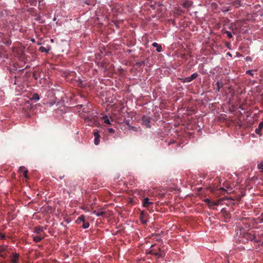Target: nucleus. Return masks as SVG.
Listing matches in <instances>:
<instances>
[{
	"label": "nucleus",
	"mask_w": 263,
	"mask_h": 263,
	"mask_svg": "<svg viewBox=\"0 0 263 263\" xmlns=\"http://www.w3.org/2000/svg\"><path fill=\"white\" fill-rule=\"evenodd\" d=\"M154 239H156V240L158 241H160V238H158L157 235H156V236H155V238H154Z\"/></svg>",
	"instance_id": "nucleus-36"
},
{
	"label": "nucleus",
	"mask_w": 263,
	"mask_h": 263,
	"mask_svg": "<svg viewBox=\"0 0 263 263\" xmlns=\"http://www.w3.org/2000/svg\"><path fill=\"white\" fill-rule=\"evenodd\" d=\"M115 132V129L112 128H108V132L109 133H114Z\"/></svg>",
	"instance_id": "nucleus-31"
},
{
	"label": "nucleus",
	"mask_w": 263,
	"mask_h": 263,
	"mask_svg": "<svg viewBox=\"0 0 263 263\" xmlns=\"http://www.w3.org/2000/svg\"><path fill=\"white\" fill-rule=\"evenodd\" d=\"M246 73L247 74H248L251 76H254V73L253 72V70H247L246 71Z\"/></svg>",
	"instance_id": "nucleus-26"
},
{
	"label": "nucleus",
	"mask_w": 263,
	"mask_h": 263,
	"mask_svg": "<svg viewBox=\"0 0 263 263\" xmlns=\"http://www.w3.org/2000/svg\"><path fill=\"white\" fill-rule=\"evenodd\" d=\"M151 120V118H149L147 116H143L142 118V124L144 125H145L146 126V127H147V128H150L151 127V124H150Z\"/></svg>",
	"instance_id": "nucleus-8"
},
{
	"label": "nucleus",
	"mask_w": 263,
	"mask_h": 263,
	"mask_svg": "<svg viewBox=\"0 0 263 263\" xmlns=\"http://www.w3.org/2000/svg\"><path fill=\"white\" fill-rule=\"evenodd\" d=\"M257 168L259 170H261V172H263V161L257 164Z\"/></svg>",
	"instance_id": "nucleus-20"
},
{
	"label": "nucleus",
	"mask_w": 263,
	"mask_h": 263,
	"mask_svg": "<svg viewBox=\"0 0 263 263\" xmlns=\"http://www.w3.org/2000/svg\"><path fill=\"white\" fill-rule=\"evenodd\" d=\"M54 231H49V232L51 234H53V233L54 232Z\"/></svg>",
	"instance_id": "nucleus-39"
},
{
	"label": "nucleus",
	"mask_w": 263,
	"mask_h": 263,
	"mask_svg": "<svg viewBox=\"0 0 263 263\" xmlns=\"http://www.w3.org/2000/svg\"><path fill=\"white\" fill-rule=\"evenodd\" d=\"M193 5V2L188 0H185L182 3V6L184 8H189L191 7Z\"/></svg>",
	"instance_id": "nucleus-12"
},
{
	"label": "nucleus",
	"mask_w": 263,
	"mask_h": 263,
	"mask_svg": "<svg viewBox=\"0 0 263 263\" xmlns=\"http://www.w3.org/2000/svg\"><path fill=\"white\" fill-rule=\"evenodd\" d=\"M5 234H3L2 233H1L0 232V237L2 239H4L5 238Z\"/></svg>",
	"instance_id": "nucleus-30"
},
{
	"label": "nucleus",
	"mask_w": 263,
	"mask_h": 263,
	"mask_svg": "<svg viewBox=\"0 0 263 263\" xmlns=\"http://www.w3.org/2000/svg\"><path fill=\"white\" fill-rule=\"evenodd\" d=\"M219 201H215L213 202V206H217L219 204Z\"/></svg>",
	"instance_id": "nucleus-27"
},
{
	"label": "nucleus",
	"mask_w": 263,
	"mask_h": 263,
	"mask_svg": "<svg viewBox=\"0 0 263 263\" xmlns=\"http://www.w3.org/2000/svg\"><path fill=\"white\" fill-rule=\"evenodd\" d=\"M212 203L213 202L211 201L210 202L209 204H208V206L211 209H212L213 208Z\"/></svg>",
	"instance_id": "nucleus-33"
},
{
	"label": "nucleus",
	"mask_w": 263,
	"mask_h": 263,
	"mask_svg": "<svg viewBox=\"0 0 263 263\" xmlns=\"http://www.w3.org/2000/svg\"><path fill=\"white\" fill-rule=\"evenodd\" d=\"M229 10V9H226V11H228Z\"/></svg>",
	"instance_id": "nucleus-41"
},
{
	"label": "nucleus",
	"mask_w": 263,
	"mask_h": 263,
	"mask_svg": "<svg viewBox=\"0 0 263 263\" xmlns=\"http://www.w3.org/2000/svg\"><path fill=\"white\" fill-rule=\"evenodd\" d=\"M32 41L33 42H35L34 39L32 40Z\"/></svg>",
	"instance_id": "nucleus-42"
},
{
	"label": "nucleus",
	"mask_w": 263,
	"mask_h": 263,
	"mask_svg": "<svg viewBox=\"0 0 263 263\" xmlns=\"http://www.w3.org/2000/svg\"><path fill=\"white\" fill-rule=\"evenodd\" d=\"M11 249L6 245L0 246V256L4 258L9 257L11 253Z\"/></svg>",
	"instance_id": "nucleus-2"
},
{
	"label": "nucleus",
	"mask_w": 263,
	"mask_h": 263,
	"mask_svg": "<svg viewBox=\"0 0 263 263\" xmlns=\"http://www.w3.org/2000/svg\"><path fill=\"white\" fill-rule=\"evenodd\" d=\"M153 203L152 202H150L149 198L146 197L144 198L143 200V206L145 208H148L149 204H152Z\"/></svg>",
	"instance_id": "nucleus-13"
},
{
	"label": "nucleus",
	"mask_w": 263,
	"mask_h": 263,
	"mask_svg": "<svg viewBox=\"0 0 263 263\" xmlns=\"http://www.w3.org/2000/svg\"><path fill=\"white\" fill-rule=\"evenodd\" d=\"M10 262L11 263H18L19 260V254L16 252H11V255H10Z\"/></svg>",
	"instance_id": "nucleus-6"
},
{
	"label": "nucleus",
	"mask_w": 263,
	"mask_h": 263,
	"mask_svg": "<svg viewBox=\"0 0 263 263\" xmlns=\"http://www.w3.org/2000/svg\"><path fill=\"white\" fill-rule=\"evenodd\" d=\"M89 223L87 222H83L82 224V227L83 229H87L89 227Z\"/></svg>",
	"instance_id": "nucleus-22"
},
{
	"label": "nucleus",
	"mask_w": 263,
	"mask_h": 263,
	"mask_svg": "<svg viewBox=\"0 0 263 263\" xmlns=\"http://www.w3.org/2000/svg\"><path fill=\"white\" fill-rule=\"evenodd\" d=\"M34 232L37 233L36 235H32L33 240L36 242H40L44 238V236L41 233H39V231Z\"/></svg>",
	"instance_id": "nucleus-9"
},
{
	"label": "nucleus",
	"mask_w": 263,
	"mask_h": 263,
	"mask_svg": "<svg viewBox=\"0 0 263 263\" xmlns=\"http://www.w3.org/2000/svg\"><path fill=\"white\" fill-rule=\"evenodd\" d=\"M93 136L95 137L94 143L95 145H98L100 143V136L98 130L93 132Z\"/></svg>",
	"instance_id": "nucleus-10"
},
{
	"label": "nucleus",
	"mask_w": 263,
	"mask_h": 263,
	"mask_svg": "<svg viewBox=\"0 0 263 263\" xmlns=\"http://www.w3.org/2000/svg\"><path fill=\"white\" fill-rule=\"evenodd\" d=\"M50 50V48H46L44 46H41L39 48V51L42 52L48 53Z\"/></svg>",
	"instance_id": "nucleus-18"
},
{
	"label": "nucleus",
	"mask_w": 263,
	"mask_h": 263,
	"mask_svg": "<svg viewBox=\"0 0 263 263\" xmlns=\"http://www.w3.org/2000/svg\"><path fill=\"white\" fill-rule=\"evenodd\" d=\"M148 254L155 255L158 258L163 257L165 255V253L163 250H162V248L157 244L153 245L151 246Z\"/></svg>",
	"instance_id": "nucleus-1"
},
{
	"label": "nucleus",
	"mask_w": 263,
	"mask_h": 263,
	"mask_svg": "<svg viewBox=\"0 0 263 263\" xmlns=\"http://www.w3.org/2000/svg\"><path fill=\"white\" fill-rule=\"evenodd\" d=\"M231 4L235 8H238L241 6L240 0H233L231 2Z\"/></svg>",
	"instance_id": "nucleus-14"
},
{
	"label": "nucleus",
	"mask_w": 263,
	"mask_h": 263,
	"mask_svg": "<svg viewBox=\"0 0 263 263\" xmlns=\"http://www.w3.org/2000/svg\"><path fill=\"white\" fill-rule=\"evenodd\" d=\"M204 201L208 204L210 202L211 200L209 198H206L204 199Z\"/></svg>",
	"instance_id": "nucleus-32"
},
{
	"label": "nucleus",
	"mask_w": 263,
	"mask_h": 263,
	"mask_svg": "<svg viewBox=\"0 0 263 263\" xmlns=\"http://www.w3.org/2000/svg\"><path fill=\"white\" fill-rule=\"evenodd\" d=\"M130 129H133L135 131H136L137 130V128L136 127H134V126H131L130 127H129Z\"/></svg>",
	"instance_id": "nucleus-35"
},
{
	"label": "nucleus",
	"mask_w": 263,
	"mask_h": 263,
	"mask_svg": "<svg viewBox=\"0 0 263 263\" xmlns=\"http://www.w3.org/2000/svg\"><path fill=\"white\" fill-rule=\"evenodd\" d=\"M217 182H219V183H220V179L218 178V180H217Z\"/></svg>",
	"instance_id": "nucleus-40"
},
{
	"label": "nucleus",
	"mask_w": 263,
	"mask_h": 263,
	"mask_svg": "<svg viewBox=\"0 0 263 263\" xmlns=\"http://www.w3.org/2000/svg\"><path fill=\"white\" fill-rule=\"evenodd\" d=\"M198 74L197 72L193 73L190 77L184 78H180V80L183 83H189L197 78Z\"/></svg>",
	"instance_id": "nucleus-5"
},
{
	"label": "nucleus",
	"mask_w": 263,
	"mask_h": 263,
	"mask_svg": "<svg viewBox=\"0 0 263 263\" xmlns=\"http://www.w3.org/2000/svg\"><path fill=\"white\" fill-rule=\"evenodd\" d=\"M209 189L212 192H214L216 190H220L227 192L230 191V192H232L233 191V189L230 186H226V188L220 187L219 189H218L217 187H215V186H211L209 187Z\"/></svg>",
	"instance_id": "nucleus-4"
},
{
	"label": "nucleus",
	"mask_w": 263,
	"mask_h": 263,
	"mask_svg": "<svg viewBox=\"0 0 263 263\" xmlns=\"http://www.w3.org/2000/svg\"><path fill=\"white\" fill-rule=\"evenodd\" d=\"M92 213L95 214L98 217H105L106 216V211L104 208H101L100 210H94Z\"/></svg>",
	"instance_id": "nucleus-7"
},
{
	"label": "nucleus",
	"mask_w": 263,
	"mask_h": 263,
	"mask_svg": "<svg viewBox=\"0 0 263 263\" xmlns=\"http://www.w3.org/2000/svg\"><path fill=\"white\" fill-rule=\"evenodd\" d=\"M217 85V88H216V91H219L220 89L223 87V84L222 82L219 81H217L216 83Z\"/></svg>",
	"instance_id": "nucleus-17"
},
{
	"label": "nucleus",
	"mask_w": 263,
	"mask_h": 263,
	"mask_svg": "<svg viewBox=\"0 0 263 263\" xmlns=\"http://www.w3.org/2000/svg\"><path fill=\"white\" fill-rule=\"evenodd\" d=\"M77 221L79 222L82 221L84 222L85 221V216L84 215H81L77 219Z\"/></svg>",
	"instance_id": "nucleus-21"
},
{
	"label": "nucleus",
	"mask_w": 263,
	"mask_h": 263,
	"mask_svg": "<svg viewBox=\"0 0 263 263\" xmlns=\"http://www.w3.org/2000/svg\"><path fill=\"white\" fill-rule=\"evenodd\" d=\"M175 13H176L177 14H181L183 11H182V10L180 8H175Z\"/></svg>",
	"instance_id": "nucleus-23"
},
{
	"label": "nucleus",
	"mask_w": 263,
	"mask_h": 263,
	"mask_svg": "<svg viewBox=\"0 0 263 263\" xmlns=\"http://www.w3.org/2000/svg\"><path fill=\"white\" fill-rule=\"evenodd\" d=\"M240 235H242L244 237H245L247 239L250 240H254L256 242L258 241L259 240L256 239V236L254 234H252L250 233H248V232H245L243 231V233H241V231H240Z\"/></svg>",
	"instance_id": "nucleus-3"
},
{
	"label": "nucleus",
	"mask_w": 263,
	"mask_h": 263,
	"mask_svg": "<svg viewBox=\"0 0 263 263\" xmlns=\"http://www.w3.org/2000/svg\"><path fill=\"white\" fill-rule=\"evenodd\" d=\"M28 171L27 170H26L24 171V172L23 173V175L24 176V177L26 179H28Z\"/></svg>",
	"instance_id": "nucleus-25"
},
{
	"label": "nucleus",
	"mask_w": 263,
	"mask_h": 263,
	"mask_svg": "<svg viewBox=\"0 0 263 263\" xmlns=\"http://www.w3.org/2000/svg\"><path fill=\"white\" fill-rule=\"evenodd\" d=\"M152 46L156 48V51L158 52H160L162 50V47L161 45L158 44L156 42H154L152 44Z\"/></svg>",
	"instance_id": "nucleus-15"
},
{
	"label": "nucleus",
	"mask_w": 263,
	"mask_h": 263,
	"mask_svg": "<svg viewBox=\"0 0 263 263\" xmlns=\"http://www.w3.org/2000/svg\"><path fill=\"white\" fill-rule=\"evenodd\" d=\"M124 122L129 128L131 126V125H130L129 120H126Z\"/></svg>",
	"instance_id": "nucleus-29"
},
{
	"label": "nucleus",
	"mask_w": 263,
	"mask_h": 263,
	"mask_svg": "<svg viewBox=\"0 0 263 263\" xmlns=\"http://www.w3.org/2000/svg\"><path fill=\"white\" fill-rule=\"evenodd\" d=\"M224 33L227 34V36L229 39H231V38H232L233 37V35H232L231 32L229 31H224Z\"/></svg>",
	"instance_id": "nucleus-24"
},
{
	"label": "nucleus",
	"mask_w": 263,
	"mask_h": 263,
	"mask_svg": "<svg viewBox=\"0 0 263 263\" xmlns=\"http://www.w3.org/2000/svg\"><path fill=\"white\" fill-rule=\"evenodd\" d=\"M102 119L104 120V122L105 123L107 124H110V122L109 120L108 119L107 116H104L102 117Z\"/></svg>",
	"instance_id": "nucleus-19"
},
{
	"label": "nucleus",
	"mask_w": 263,
	"mask_h": 263,
	"mask_svg": "<svg viewBox=\"0 0 263 263\" xmlns=\"http://www.w3.org/2000/svg\"><path fill=\"white\" fill-rule=\"evenodd\" d=\"M33 77L34 78V79L35 80H37L38 79V77H37V76H36V74H35V72H34L33 74Z\"/></svg>",
	"instance_id": "nucleus-34"
},
{
	"label": "nucleus",
	"mask_w": 263,
	"mask_h": 263,
	"mask_svg": "<svg viewBox=\"0 0 263 263\" xmlns=\"http://www.w3.org/2000/svg\"><path fill=\"white\" fill-rule=\"evenodd\" d=\"M30 99L35 101H38L40 99L39 95L37 93H34L32 95Z\"/></svg>",
	"instance_id": "nucleus-16"
},
{
	"label": "nucleus",
	"mask_w": 263,
	"mask_h": 263,
	"mask_svg": "<svg viewBox=\"0 0 263 263\" xmlns=\"http://www.w3.org/2000/svg\"><path fill=\"white\" fill-rule=\"evenodd\" d=\"M64 176H64V175H61V176H59V178H60V179H62L64 177Z\"/></svg>",
	"instance_id": "nucleus-37"
},
{
	"label": "nucleus",
	"mask_w": 263,
	"mask_h": 263,
	"mask_svg": "<svg viewBox=\"0 0 263 263\" xmlns=\"http://www.w3.org/2000/svg\"><path fill=\"white\" fill-rule=\"evenodd\" d=\"M34 230L37 231V230H40V229L39 227H36L35 228V230Z\"/></svg>",
	"instance_id": "nucleus-38"
},
{
	"label": "nucleus",
	"mask_w": 263,
	"mask_h": 263,
	"mask_svg": "<svg viewBox=\"0 0 263 263\" xmlns=\"http://www.w3.org/2000/svg\"><path fill=\"white\" fill-rule=\"evenodd\" d=\"M262 128H263V121L260 122L259 123L258 127L255 129V133L257 135L261 136L262 135L261 131Z\"/></svg>",
	"instance_id": "nucleus-11"
},
{
	"label": "nucleus",
	"mask_w": 263,
	"mask_h": 263,
	"mask_svg": "<svg viewBox=\"0 0 263 263\" xmlns=\"http://www.w3.org/2000/svg\"><path fill=\"white\" fill-rule=\"evenodd\" d=\"M26 170V169L25 167V166H21V167H20V169H19L20 171V172H22V173H23V172H24V171L25 170Z\"/></svg>",
	"instance_id": "nucleus-28"
},
{
	"label": "nucleus",
	"mask_w": 263,
	"mask_h": 263,
	"mask_svg": "<svg viewBox=\"0 0 263 263\" xmlns=\"http://www.w3.org/2000/svg\"><path fill=\"white\" fill-rule=\"evenodd\" d=\"M262 216H263V214H262Z\"/></svg>",
	"instance_id": "nucleus-43"
}]
</instances>
